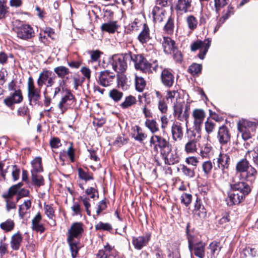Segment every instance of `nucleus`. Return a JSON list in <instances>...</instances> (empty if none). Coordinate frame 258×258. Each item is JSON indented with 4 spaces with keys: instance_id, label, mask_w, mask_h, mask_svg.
<instances>
[{
    "instance_id": "f257e3e1",
    "label": "nucleus",
    "mask_w": 258,
    "mask_h": 258,
    "mask_svg": "<svg viewBox=\"0 0 258 258\" xmlns=\"http://www.w3.org/2000/svg\"><path fill=\"white\" fill-rule=\"evenodd\" d=\"M83 231V225L80 222H76L72 224L67 233V241L69 244L72 256L75 258L78 254L79 248L77 246L78 239Z\"/></svg>"
},
{
    "instance_id": "f03ea898",
    "label": "nucleus",
    "mask_w": 258,
    "mask_h": 258,
    "mask_svg": "<svg viewBox=\"0 0 258 258\" xmlns=\"http://www.w3.org/2000/svg\"><path fill=\"white\" fill-rule=\"evenodd\" d=\"M9 95L4 100V102L8 107H12L14 104H19L23 100V96L20 86L17 82L12 80L8 85Z\"/></svg>"
},
{
    "instance_id": "7ed1b4c3",
    "label": "nucleus",
    "mask_w": 258,
    "mask_h": 258,
    "mask_svg": "<svg viewBox=\"0 0 258 258\" xmlns=\"http://www.w3.org/2000/svg\"><path fill=\"white\" fill-rule=\"evenodd\" d=\"M237 171L244 173L243 175L246 180L252 181L257 174L256 169L249 164L246 159H242L239 161L236 166Z\"/></svg>"
},
{
    "instance_id": "20e7f679",
    "label": "nucleus",
    "mask_w": 258,
    "mask_h": 258,
    "mask_svg": "<svg viewBox=\"0 0 258 258\" xmlns=\"http://www.w3.org/2000/svg\"><path fill=\"white\" fill-rule=\"evenodd\" d=\"M18 38L28 40L35 36V32L31 26L27 24H20L13 28Z\"/></svg>"
},
{
    "instance_id": "39448f33",
    "label": "nucleus",
    "mask_w": 258,
    "mask_h": 258,
    "mask_svg": "<svg viewBox=\"0 0 258 258\" xmlns=\"http://www.w3.org/2000/svg\"><path fill=\"white\" fill-rule=\"evenodd\" d=\"M130 61L129 53L123 55H115L112 57V66L113 70L118 73L125 72L127 67V62Z\"/></svg>"
},
{
    "instance_id": "423d86ee",
    "label": "nucleus",
    "mask_w": 258,
    "mask_h": 258,
    "mask_svg": "<svg viewBox=\"0 0 258 258\" xmlns=\"http://www.w3.org/2000/svg\"><path fill=\"white\" fill-rule=\"evenodd\" d=\"M56 78L55 75L51 71L44 69L39 74L37 80V86L40 88H41L43 85H45L46 87L53 86Z\"/></svg>"
},
{
    "instance_id": "0eeeda50",
    "label": "nucleus",
    "mask_w": 258,
    "mask_h": 258,
    "mask_svg": "<svg viewBox=\"0 0 258 258\" xmlns=\"http://www.w3.org/2000/svg\"><path fill=\"white\" fill-rule=\"evenodd\" d=\"M130 61L134 62L135 68L143 72L151 71V64L141 54H133L129 52Z\"/></svg>"
},
{
    "instance_id": "6e6552de",
    "label": "nucleus",
    "mask_w": 258,
    "mask_h": 258,
    "mask_svg": "<svg viewBox=\"0 0 258 258\" xmlns=\"http://www.w3.org/2000/svg\"><path fill=\"white\" fill-rule=\"evenodd\" d=\"M170 145L166 139L160 136L154 135L150 139V146L156 153H158L160 150L161 154L162 151H163L166 149L168 150V147Z\"/></svg>"
},
{
    "instance_id": "1a4fd4ad",
    "label": "nucleus",
    "mask_w": 258,
    "mask_h": 258,
    "mask_svg": "<svg viewBox=\"0 0 258 258\" xmlns=\"http://www.w3.org/2000/svg\"><path fill=\"white\" fill-rule=\"evenodd\" d=\"M237 129L241 133L242 138L244 140H247L251 138L250 129L255 127L256 123L245 119H240L237 122Z\"/></svg>"
},
{
    "instance_id": "9d476101",
    "label": "nucleus",
    "mask_w": 258,
    "mask_h": 258,
    "mask_svg": "<svg viewBox=\"0 0 258 258\" xmlns=\"http://www.w3.org/2000/svg\"><path fill=\"white\" fill-rule=\"evenodd\" d=\"M76 103L74 95L69 90H66L58 104L61 113L63 114L68 108L72 107Z\"/></svg>"
},
{
    "instance_id": "9b49d317",
    "label": "nucleus",
    "mask_w": 258,
    "mask_h": 258,
    "mask_svg": "<svg viewBox=\"0 0 258 258\" xmlns=\"http://www.w3.org/2000/svg\"><path fill=\"white\" fill-rule=\"evenodd\" d=\"M188 247L191 253L199 258H204L205 256V244L202 241L194 243V237L190 235H187Z\"/></svg>"
},
{
    "instance_id": "f8f14e48",
    "label": "nucleus",
    "mask_w": 258,
    "mask_h": 258,
    "mask_svg": "<svg viewBox=\"0 0 258 258\" xmlns=\"http://www.w3.org/2000/svg\"><path fill=\"white\" fill-rule=\"evenodd\" d=\"M40 89L37 88L35 86L34 80L31 77H30L28 80L27 83V91H28V97L30 103L36 102L40 98Z\"/></svg>"
},
{
    "instance_id": "ddd939ff",
    "label": "nucleus",
    "mask_w": 258,
    "mask_h": 258,
    "mask_svg": "<svg viewBox=\"0 0 258 258\" xmlns=\"http://www.w3.org/2000/svg\"><path fill=\"white\" fill-rule=\"evenodd\" d=\"M211 40L209 38L205 39L203 41L200 40L197 41L191 45V50L195 51L200 49V52L198 54V56L200 58L203 59L211 45Z\"/></svg>"
},
{
    "instance_id": "4468645a",
    "label": "nucleus",
    "mask_w": 258,
    "mask_h": 258,
    "mask_svg": "<svg viewBox=\"0 0 258 258\" xmlns=\"http://www.w3.org/2000/svg\"><path fill=\"white\" fill-rule=\"evenodd\" d=\"M184 102L182 101H177L173 106L174 115L180 121H186L189 117V107L186 106L184 110L183 111Z\"/></svg>"
},
{
    "instance_id": "2eb2a0df",
    "label": "nucleus",
    "mask_w": 258,
    "mask_h": 258,
    "mask_svg": "<svg viewBox=\"0 0 258 258\" xmlns=\"http://www.w3.org/2000/svg\"><path fill=\"white\" fill-rule=\"evenodd\" d=\"M161 155L164 160V162L167 165H173L178 162L179 157L175 151H172L171 145L164 151H162Z\"/></svg>"
},
{
    "instance_id": "dca6fc26",
    "label": "nucleus",
    "mask_w": 258,
    "mask_h": 258,
    "mask_svg": "<svg viewBox=\"0 0 258 258\" xmlns=\"http://www.w3.org/2000/svg\"><path fill=\"white\" fill-rule=\"evenodd\" d=\"M231 189L245 197L251 191L250 186L243 181H233L230 183Z\"/></svg>"
},
{
    "instance_id": "f3484780",
    "label": "nucleus",
    "mask_w": 258,
    "mask_h": 258,
    "mask_svg": "<svg viewBox=\"0 0 258 258\" xmlns=\"http://www.w3.org/2000/svg\"><path fill=\"white\" fill-rule=\"evenodd\" d=\"M114 78L115 75L113 73L105 70L100 73L97 82L102 86L106 87L112 83Z\"/></svg>"
},
{
    "instance_id": "a211bd4d",
    "label": "nucleus",
    "mask_w": 258,
    "mask_h": 258,
    "mask_svg": "<svg viewBox=\"0 0 258 258\" xmlns=\"http://www.w3.org/2000/svg\"><path fill=\"white\" fill-rule=\"evenodd\" d=\"M117 251L113 246L108 243L99 250L96 255V258H116Z\"/></svg>"
},
{
    "instance_id": "6ab92c4d",
    "label": "nucleus",
    "mask_w": 258,
    "mask_h": 258,
    "mask_svg": "<svg viewBox=\"0 0 258 258\" xmlns=\"http://www.w3.org/2000/svg\"><path fill=\"white\" fill-rule=\"evenodd\" d=\"M217 138L222 146L230 143L231 134L226 126L223 125L219 127Z\"/></svg>"
},
{
    "instance_id": "aec40b11",
    "label": "nucleus",
    "mask_w": 258,
    "mask_h": 258,
    "mask_svg": "<svg viewBox=\"0 0 258 258\" xmlns=\"http://www.w3.org/2000/svg\"><path fill=\"white\" fill-rule=\"evenodd\" d=\"M151 239V234L147 233L143 236L134 237L132 243L137 249L140 250L147 245Z\"/></svg>"
},
{
    "instance_id": "412c9836",
    "label": "nucleus",
    "mask_w": 258,
    "mask_h": 258,
    "mask_svg": "<svg viewBox=\"0 0 258 258\" xmlns=\"http://www.w3.org/2000/svg\"><path fill=\"white\" fill-rule=\"evenodd\" d=\"M31 228L33 231L40 233L45 231V227L42 221V216L40 213H38L32 220Z\"/></svg>"
},
{
    "instance_id": "4be33fe9",
    "label": "nucleus",
    "mask_w": 258,
    "mask_h": 258,
    "mask_svg": "<svg viewBox=\"0 0 258 258\" xmlns=\"http://www.w3.org/2000/svg\"><path fill=\"white\" fill-rule=\"evenodd\" d=\"M192 116L194 119V126L198 132L201 129V126L205 118L206 113L202 109H195L192 112Z\"/></svg>"
},
{
    "instance_id": "5701e85b",
    "label": "nucleus",
    "mask_w": 258,
    "mask_h": 258,
    "mask_svg": "<svg viewBox=\"0 0 258 258\" xmlns=\"http://www.w3.org/2000/svg\"><path fill=\"white\" fill-rule=\"evenodd\" d=\"M160 42L165 53L170 54L176 50V46L175 41L171 38L164 36L160 40Z\"/></svg>"
},
{
    "instance_id": "b1692460",
    "label": "nucleus",
    "mask_w": 258,
    "mask_h": 258,
    "mask_svg": "<svg viewBox=\"0 0 258 258\" xmlns=\"http://www.w3.org/2000/svg\"><path fill=\"white\" fill-rule=\"evenodd\" d=\"M172 139L174 141H181L183 136V127L179 122H174L171 128Z\"/></svg>"
},
{
    "instance_id": "393cba45",
    "label": "nucleus",
    "mask_w": 258,
    "mask_h": 258,
    "mask_svg": "<svg viewBox=\"0 0 258 258\" xmlns=\"http://www.w3.org/2000/svg\"><path fill=\"white\" fill-rule=\"evenodd\" d=\"M161 79L162 84L166 87H171L174 82V77L172 73L168 69L162 71Z\"/></svg>"
},
{
    "instance_id": "a878e982",
    "label": "nucleus",
    "mask_w": 258,
    "mask_h": 258,
    "mask_svg": "<svg viewBox=\"0 0 258 258\" xmlns=\"http://www.w3.org/2000/svg\"><path fill=\"white\" fill-rule=\"evenodd\" d=\"M63 83V81L60 80L58 84L57 85L54 84L53 86L45 87V89L43 92L44 96L48 94L54 98L61 92V90H63L62 85Z\"/></svg>"
},
{
    "instance_id": "bb28decb",
    "label": "nucleus",
    "mask_w": 258,
    "mask_h": 258,
    "mask_svg": "<svg viewBox=\"0 0 258 258\" xmlns=\"http://www.w3.org/2000/svg\"><path fill=\"white\" fill-rule=\"evenodd\" d=\"M31 201L30 200H25L22 204L19 206V215L20 218H27L31 212Z\"/></svg>"
},
{
    "instance_id": "cd10ccee",
    "label": "nucleus",
    "mask_w": 258,
    "mask_h": 258,
    "mask_svg": "<svg viewBox=\"0 0 258 258\" xmlns=\"http://www.w3.org/2000/svg\"><path fill=\"white\" fill-rule=\"evenodd\" d=\"M244 198L245 197H243L242 195H240L239 193H237L231 189L228 193L227 204L229 206L239 204Z\"/></svg>"
},
{
    "instance_id": "c85d7f7f",
    "label": "nucleus",
    "mask_w": 258,
    "mask_h": 258,
    "mask_svg": "<svg viewBox=\"0 0 258 258\" xmlns=\"http://www.w3.org/2000/svg\"><path fill=\"white\" fill-rule=\"evenodd\" d=\"M23 241V237L20 232L14 234L11 238L10 246L14 250L19 249Z\"/></svg>"
},
{
    "instance_id": "c756f323",
    "label": "nucleus",
    "mask_w": 258,
    "mask_h": 258,
    "mask_svg": "<svg viewBox=\"0 0 258 258\" xmlns=\"http://www.w3.org/2000/svg\"><path fill=\"white\" fill-rule=\"evenodd\" d=\"M218 166L222 170L227 169L229 167L230 158L227 154L221 153L218 158Z\"/></svg>"
},
{
    "instance_id": "7c9ffc66",
    "label": "nucleus",
    "mask_w": 258,
    "mask_h": 258,
    "mask_svg": "<svg viewBox=\"0 0 258 258\" xmlns=\"http://www.w3.org/2000/svg\"><path fill=\"white\" fill-rule=\"evenodd\" d=\"M54 34V31L50 28H46L43 31L41 32L39 34V40L45 45L48 44L47 38L48 37L53 39L52 35Z\"/></svg>"
},
{
    "instance_id": "2f4dec72",
    "label": "nucleus",
    "mask_w": 258,
    "mask_h": 258,
    "mask_svg": "<svg viewBox=\"0 0 258 258\" xmlns=\"http://www.w3.org/2000/svg\"><path fill=\"white\" fill-rule=\"evenodd\" d=\"M134 133L132 134L133 137L135 140L142 142L146 138L147 135L143 133L142 128L138 125L133 127Z\"/></svg>"
},
{
    "instance_id": "473e14b6",
    "label": "nucleus",
    "mask_w": 258,
    "mask_h": 258,
    "mask_svg": "<svg viewBox=\"0 0 258 258\" xmlns=\"http://www.w3.org/2000/svg\"><path fill=\"white\" fill-rule=\"evenodd\" d=\"M149 28L146 24L143 25V29L138 36V39L142 43H145L150 39Z\"/></svg>"
},
{
    "instance_id": "72a5a7b5",
    "label": "nucleus",
    "mask_w": 258,
    "mask_h": 258,
    "mask_svg": "<svg viewBox=\"0 0 258 258\" xmlns=\"http://www.w3.org/2000/svg\"><path fill=\"white\" fill-rule=\"evenodd\" d=\"M118 28V25L115 21H109L103 24L101 26V29L102 31L106 32L109 33H113Z\"/></svg>"
},
{
    "instance_id": "f704fd0d",
    "label": "nucleus",
    "mask_w": 258,
    "mask_h": 258,
    "mask_svg": "<svg viewBox=\"0 0 258 258\" xmlns=\"http://www.w3.org/2000/svg\"><path fill=\"white\" fill-rule=\"evenodd\" d=\"M152 15L154 21L162 22L164 17V11L159 6H155L153 9Z\"/></svg>"
},
{
    "instance_id": "c9c22d12",
    "label": "nucleus",
    "mask_w": 258,
    "mask_h": 258,
    "mask_svg": "<svg viewBox=\"0 0 258 258\" xmlns=\"http://www.w3.org/2000/svg\"><path fill=\"white\" fill-rule=\"evenodd\" d=\"M31 181L34 185L38 187L44 184L42 176L34 171H31Z\"/></svg>"
},
{
    "instance_id": "e433bc0d",
    "label": "nucleus",
    "mask_w": 258,
    "mask_h": 258,
    "mask_svg": "<svg viewBox=\"0 0 258 258\" xmlns=\"http://www.w3.org/2000/svg\"><path fill=\"white\" fill-rule=\"evenodd\" d=\"M15 222L14 220L9 219L2 222L0 224L1 228L6 232L12 231L15 227Z\"/></svg>"
},
{
    "instance_id": "4c0bfd02",
    "label": "nucleus",
    "mask_w": 258,
    "mask_h": 258,
    "mask_svg": "<svg viewBox=\"0 0 258 258\" xmlns=\"http://www.w3.org/2000/svg\"><path fill=\"white\" fill-rule=\"evenodd\" d=\"M221 246L220 243L216 241H213L209 246V249L211 254L214 258H216L221 250Z\"/></svg>"
},
{
    "instance_id": "58836bf2",
    "label": "nucleus",
    "mask_w": 258,
    "mask_h": 258,
    "mask_svg": "<svg viewBox=\"0 0 258 258\" xmlns=\"http://www.w3.org/2000/svg\"><path fill=\"white\" fill-rule=\"evenodd\" d=\"M178 170L180 171L184 176L189 178H194L195 176L194 169L188 168L183 164L179 165Z\"/></svg>"
},
{
    "instance_id": "ea45409f",
    "label": "nucleus",
    "mask_w": 258,
    "mask_h": 258,
    "mask_svg": "<svg viewBox=\"0 0 258 258\" xmlns=\"http://www.w3.org/2000/svg\"><path fill=\"white\" fill-rule=\"evenodd\" d=\"M191 0H178L176 5V9L184 12H186L190 7Z\"/></svg>"
},
{
    "instance_id": "a19ab883",
    "label": "nucleus",
    "mask_w": 258,
    "mask_h": 258,
    "mask_svg": "<svg viewBox=\"0 0 258 258\" xmlns=\"http://www.w3.org/2000/svg\"><path fill=\"white\" fill-rule=\"evenodd\" d=\"M136 102V99L134 96L129 95L125 98L124 100L120 104V106L122 108L126 109L135 104Z\"/></svg>"
},
{
    "instance_id": "79ce46f5",
    "label": "nucleus",
    "mask_w": 258,
    "mask_h": 258,
    "mask_svg": "<svg viewBox=\"0 0 258 258\" xmlns=\"http://www.w3.org/2000/svg\"><path fill=\"white\" fill-rule=\"evenodd\" d=\"M145 124L153 134L159 131L158 124L154 119H147L145 122Z\"/></svg>"
},
{
    "instance_id": "37998d69",
    "label": "nucleus",
    "mask_w": 258,
    "mask_h": 258,
    "mask_svg": "<svg viewBox=\"0 0 258 258\" xmlns=\"http://www.w3.org/2000/svg\"><path fill=\"white\" fill-rule=\"evenodd\" d=\"M54 72L59 78L61 79L64 78L66 76L70 73L69 69L64 66H59L55 68Z\"/></svg>"
},
{
    "instance_id": "c03bdc74",
    "label": "nucleus",
    "mask_w": 258,
    "mask_h": 258,
    "mask_svg": "<svg viewBox=\"0 0 258 258\" xmlns=\"http://www.w3.org/2000/svg\"><path fill=\"white\" fill-rule=\"evenodd\" d=\"M146 81L143 77L136 75L135 85L136 89L138 91L140 92H142L146 86Z\"/></svg>"
},
{
    "instance_id": "a18cd8bd",
    "label": "nucleus",
    "mask_w": 258,
    "mask_h": 258,
    "mask_svg": "<svg viewBox=\"0 0 258 258\" xmlns=\"http://www.w3.org/2000/svg\"><path fill=\"white\" fill-rule=\"evenodd\" d=\"M32 166L33 169L31 170V171H34V172H40L43 171L42 165H41V159L40 157L35 158L32 161Z\"/></svg>"
},
{
    "instance_id": "49530a36",
    "label": "nucleus",
    "mask_w": 258,
    "mask_h": 258,
    "mask_svg": "<svg viewBox=\"0 0 258 258\" xmlns=\"http://www.w3.org/2000/svg\"><path fill=\"white\" fill-rule=\"evenodd\" d=\"M3 197L5 199L6 202V208L8 211L16 208V203L19 200L18 197L16 198V201H15L12 197L4 195H3Z\"/></svg>"
},
{
    "instance_id": "de8ad7c7",
    "label": "nucleus",
    "mask_w": 258,
    "mask_h": 258,
    "mask_svg": "<svg viewBox=\"0 0 258 258\" xmlns=\"http://www.w3.org/2000/svg\"><path fill=\"white\" fill-rule=\"evenodd\" d=\"M109 96L114 101L117 102L122 98L123 93L116 89H113L110 90L109 92Z\"/></svg>"
},
{
    "instance_id": "09e8293b",
    "label": "nucleus",
    "mask_w": 258,
    "mask_h": 258,
    "mask_svg": "<svg viewBox=\"0 0 258 258\" xmlns=\"http://www.w3.org/2000/svg\"><path fill=\"white\" fill-rule=\"evenodd\" d=\"M166 97L167 100L170 99L171 102H173L174 104L176 103L177 101H181L179 93L175 90L167 91Z\"/></svg>"
},
{
    "instance_id": "8fccbe9b",
    "label": "nucleus",
    "mask_w": 258,
    "mask_h": 258,
    "mask_svg": "<svg viewBox=\"0 0 258 258\" xmlns=\"http://www.w3.org/2000/svg\"><path fill=\"white\" fill-rule=\"evenodd\" d=\"M245 157L247 158H251L254 164H258V147L254 148L252 150L248 151Z\"/></svg>"
},
{
    "instance_id": "3c124183",
    "label": "nucleus",
    "mask_w": 258,
    "mask_h": 258,
    "mask_svg": "<svg viewBox=\"0 0 258 258\" xmlns=\"http://www.w3.org/2000/svg\"><path fill=\"white\" fill-rule=\"evenodd\" d=\"M44 209L45 211V213L47 216L50 219L52 220V221L50 223L51 226H54L55 225V222L53 220V218L54 217V210L53 208L49 205H45L44 207Z\"/></svg>"
},
{
    "instance_id": "603ef678",
    "label": "nucleus",
    "mask_w": 258,
    "mask_h": 258,
    "mask_svg": "<svg viewBox=\"0 0 258 258\" xmlns=\"http://www.w3.org/2000/svg\"><path fill=\"white\" fill-rule=\"evenodd\" d=\"M186 21L188 28L191 30L196 29L198 25V20L194 16L190 15L186 17Z\"/></svg>"
},
{
    "instance_id": "864d4df0",
    "label": "nucleus",
    "mask_w": 258,
    "mask_h": 258,
    "mask_svg": "<svg viewBox=\"0 0 258 258\" xmlns=\"http://www.w3.org/2000/svg\"><path fill=\"white\" fill-rule=\"evenodd\" d=\"M174 27V20L171 17H170L164 27V30L166 33L171 34L173 32Z\"/></svg>"
},
{
    "instance_id": "5fc2aeb1",
    "label": "nucleus",
    "mask_w": 258,
    "mask_h": 258,
    "mask_svg": "<svg viewBox=\"0 0 258 258\" xmlns=\"http://www.w3.org/2000/svg\"><path fill=\"white\" fill-rule=\"evenodd\" d=\"M80 199L85 208L87 215L90 216L91 211L89 209L91 207V204L90 203V199L86 195H83L81 196Z\"/></svg>"
},
{
    "instance_id": "6e6d98bb",
    "label": "nucleus",
    "mask_w": 258,
    "mask_h": 258,
    "mask_svg": "<svg viewBox=\"0 0 258 258\" xmlns=\"http://www.w3.org/2000/svg\"><path fill=\"white\" fill-rule=\"evenodd\" d=\"M197 142L194 140L188 141L185 145V151L187 153H193L197 151Z\"/></svg>"
},
{
    "instance_id": "4d7b16f0",
    "label": "nucleus",
    "mask_w": 258,
    "mask_h": 258,
    "mask_svg": "<svg viewBox=\"0 0 258 258\" xmlns=\"http://www.w3.org/2000/svg\"><path fill=\"white\" fill-rule=\"evenodd\" d=\"M228 0H213L214 9L217 13L219 11L228 4Z\"/></svg>"
},
{
    "instance_id": "13d9d810",
    "label": "nucleus",
    "mask_w": 258,
    "mask_h": 258,
    "mask_svg": "<svg viewBox=\"0 0 258 258\" xmlns=\"http://www.w3.org/2000/svg\"><path fill=\"white\" fill-rule=\"evenodd\" d=\"M95 229L97 230H104L110 231L112 230V226L108 223H103L102 222H99L98 223L96 224Z\"/></svg>"
},
{
    "instance_id": "bf43d9fd",
    "label": "nucleus",
    "mask_w": 258,
    "mask_h": 258,
    "mask_svg": "<svg viewBox=\"0 0 258 258\" xmlns=\"http://www.w3.org/2000/svg\"><path fill=\"white\" fill-rule=\"evenodd\" d=\"M22 184L21 183H19L17 184L11 186L8 191V192L4 195V196L10 197L13 198V196L19 191L21 187L22 186Z\"/></svg>"
},
{
    "instance_id": "052dcab7",
    "label": "nucleus",
    "mask_w": 258,
    "mask_h": 258,
    "mask_svg": "<svg viewBox=\"0 0 258 258\" xmlns=\"http://www.w3.org/2000/svg\"><path fill=\"white\" fill-rule=\"evenodd\" d=\"M202 66L198 63L192 64L188 69V72L192 75H198L201 72Z\"/></svg>"
},
{
    "instance_id": "680f3d73",
    "label": "nucleus",
    "mask_w": 258,
    "mask_h": 258,
    "mask_svg": "<svg viewBox=\"0 0 258 258\" xmlns=\"http://www.w3.org/2000/svg\"><path fill=\"white\" fill-rule=\"evenodd\" d=\"M195 213L200 217H204L206 215V211L204 206L200 204H197L195 206Z\"/></svg>"
},
{
    "instance_id": "e2e57ef3",
    "label": "nucleus",
    "mask_w": 258,
    "mask_h": 258,
    "mask_svg": "<svg viewBox=\"0 0 258 258\" xmlns=\"http://www.w3.org/2000/svg\"><path fill=\"white\" fill-rule=\"evenodd\" d=\"M86 196H89L90 199H94L97 197L98 198V193L96 189L94 187H91L86 189L85 190Z\"/></svg>"
},
{
    "instance_id": "0e129e2a",
    "label": "nucleus",
    "mask_w": 258,
    "mask_h": 258,
    "mask_svg": "<svg viewBox=\"0 0 258 258\" xmlns=\"http://www.w3.org/2000/svg\"><path fill=\"white\" fill-rule=\"evenodd\" d=\"M205 126L206 132L210 134L214 131L215 128V123L212 120H208L205 123Z\"/></svg>"
},
{
    "instance_id": "69168bd1",
    "label": "nucleus",
    "mask_w": 258,
    "mask_h": 258,
    "mask_svg": "<svg viewBox=\"0 0 258 258\" xmlns=\"http://www.w3.org/2000/svg\"><path fill=\"white\" fill-rule=\"evenodd\" d=\"M79 177L85 181L93 179V177L89 173L85 172L83 169L80 168L78 170Z\"/></svg>"
},
{
    "instance_id": "338daca9",
    "label": "nucleus",
    "mask_w": 258,
    "mask_h": 258,
    "mask_svg": "<svg viewBox=\"0 0 258 258\" xmlns=\"http://www.w3.org/2000/svg\"><path fill=\"white\" fill-rule=\"evenodd\" d=\"M91 60L92 62L97 61L100 57L102 52L98 50H92L89 51Z\"/></svg>"
},
{
    "instance_id": "774afa93",
    "label": "nucleus",
    "mask_w": 258,
    "mask_h": 258,
    "mask_svg": "<svg viewBox=\"0 0 258 258\" xmlns=\"http://www.w3.org/2000/svg\"><path fill=\"white\" fill-rule=\"evenodd\" d=\"M191 198L192 196L190 194H183L181 196V202L186 206H187L191 203Z\"/></svg>"
}]
</instances>
